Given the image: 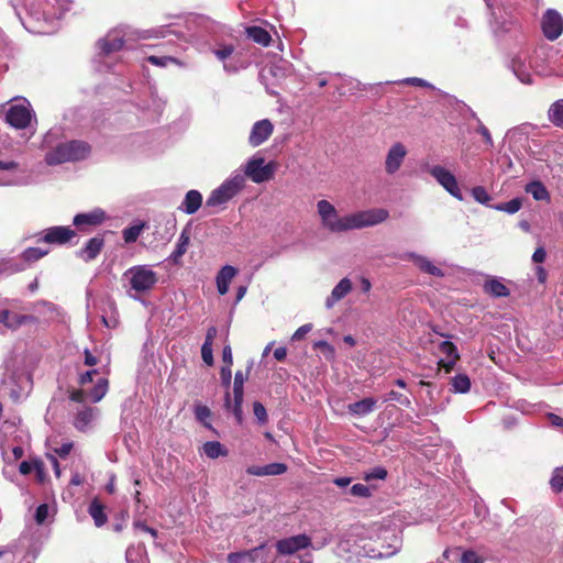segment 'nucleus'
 Masks as SVG:
<instances>
[{
  "label": "nucleus",
  "instance_id": "obj_1",
  "mask_svg": "<svg viewBox=\"0 0 563 563\" xmlns=\"http://www.w3.org/2000/svg\"><path fill=\"white\" fill-rule=\"evenodd\" d=\"M22 5L29 14V21L22 19L16 8L15 11L24 27L32 33H44V27L35 24L60 19L68 10L69 0H23Z\"/></svg>",
  "mask_w": 563,
  "mask_h": 563
},
{
  "label": "nucleus",
  "instance_id": "obj_2",
  "mask_svg": "<svg viewBox=\"0 0 563 563\" xmlns=\"http://www.w3.org/2000/svg\"><path fill=\"white\" fill-rule=\"evenodd\" d=\"M57 133L49 131L43 140L44 147H52L45 154L47 165H59L67 162H76L86 158L90 153V146L82 141L62 142L53 146Z\"/></svg>",
  "mask_w": 563,
  "mask_h": 563
},
{
  "label": "nucleus",
  "instance_id": "obj_3",
  "mask_svg": "<svg viewBox=\"0 0 563 563\" xmlns=\"http://www.w3.org/2000/svg\"><path fill=\"white\" fill-rule=\"evenodd\" d=\"M79 388L70 393V400L80 405L86 402H98L107 394L109 382L100 376L98 369H89L78 377Z\"/></svg>",
  "mask_w": 563,
  "mask_h": 563
},
{
  "label": "nucleus",
  "instance_id": "obj_4",
  "mask_svg": "<svg viewBox=\"0 0 563 563\" xmlns=\"http://www.w3.org/2000/svg\"><path fill=\"white\" fill-rule=\"evenodd\" d=\"M123 280L126 283L128 295L135 299L150 292L157 284L158 276L150 265H135L124 272Z\"/></svg>",
  "mask_w": 563,
  "mask_h": 563
},
{
  "label": "nucleus",
  "instance_id": "obj_5",
  "mask_svg": "<svg viewBox=\"0 0 563 563\" xmlns=\"http://www.w3.org/2000/svg\"><path fill=\"white\" fill-rule=\"evenodd\" d=\"M32 387L31 375L22 366L7 365L0 383V391L13 401L27 395Z\"/></svg>",
  "mask_w": 563,
  "mask_h": 563
},
{
  "label": "nucleus",
  "instance_id": "obj_6",
  "mask_svg": "<svg viewBox=\"0 0 563 563\" xmlns=\"http://www.w3.org/2000/svg\"><path fill=\"white\" fill-rule=\"evenodd\" d=\"M155 36H158L156 31H134L130 26H121L111 30L102 40L99 41V44L102 52L109 54L121 49L126 40L133 37L151 38Z\"/></svg>",
  "mask_w": 563,
  "mask_h": 563
},
{
  "label": "nucleus",
  "instance_id": "obj_7",
  "mask_svg": "<svg viewBox=\"0 0 563 563\" xmlns=\"http://www.w3.org/2000/svg\"><path fill=\"white\" fill-rule=\"evenodd\" d=\"M317 212L321 225L331 233H341L347 231V214L340 217L335 207L328 200L317 202Z\"/></svg>",
  "mask_w": 563,
  "mask_h": 563
},
{
  "label": "nucleus",
  "instance_id": "obj_8",
  "mask_svg": "<svg viewBox=\"0 0 563 563\" xmlns=\"http://www.w3.org/2000/svg\"><path fill=\"white\" fill-rule=\"evenodd\" d=\"M276 168V162L265 163L264 157L254 155L243 166V176L244 178H250L255 184H262L274 177Z\"/></svg>",
  "mask_w": 563,
  "mask_h": 563
},
{
  "label": "nucleus",
  "instance_id": "obj_9",
  "mask_svg": "<svg viewBox=\"0 0 563 563\" xmlns=\"http://www.w3.org/2000/svg\"><path fill=\"white\" fill-rule=\"evenodd\" d=\"M388 217V211L383 208L362 210L347 214V231L379 224Z\"/></svg>",
  "mask_w": 563,
  "mask_h": 563
},
{
  "label": "nucleus",
  "instance_id": "obj_10",
  "mask_svg": "<svg viewBox=\"0 0 563 563\" xmlns=\"http://www.w3.org/2000/svg\"><path fill=\"white\" fill-rule=\"evenodd\" d=\"M34 117L30 102L23 99L22 103L13 104L5 114L7 122L15 129H25Z\"/></svg>",
  "mask_w": 563,
  "mask_h": 563
},
{
  "label": "nucleus",
  "instance_id": "obj_11",
  "mask_svg": "<svg viewBox=\"0 0 563 563\" xmlns=\"http://www.w3.org/2000/svg\"><path fill=\"white\" fill-rule=\"evenodd\" d=\"M430 175L454 198L463 200V194L459 187L455 176L440 165H434L429 168Z\"/></svg>",
  "mask_w": 563,
  "mask_h": 563
},
{
  "label": "nucleus",
  "instance_id": "obj_12",
  "mask_svg": "<svg viewBox=\"0 0 563 563\" xmlns=\"http://www.w3.org/2000/svg\"><path fill=\"white\" fill-rule=\"evenodd\" d=\"M244 382L245 377L241 371H238L234 376L233 385V402L231 396L227 393L224 405L227 409L231 410L235 416L238 422L242 421V402L244 395Z\"/></svg>",
  "mask_w": 563,
  "mask_h": 563
},
{
  "label": "nucleus",
  "instance_id": "obj_13",
  "mask_svg": "<svg viewBox=\"0 0 563 563\" xmlns=\"http://www.w3.org/2000/svg\"><path fill=\"white\" fill-rule=\"evenodd\" d=\"M408 154V150L401 142L394 143L387 151L384 168L387 175L396 174L402 166L405 158Z\"/></svg>",
  "mask_w": 563,
  "mask_h": 563
},
{
  "label": "nucleus",
  "instance_id": "obj_14",
  "mask_svg": "<svg viewBox=\"0 0 563 563\" xmlns=\"http://www.w3.org/2000/svg\"><path fill=\"white\" fill-rule=\"evenodd\" d=\"M542 32L549 41L556 40L563 32V18L553 9H548L542 18Z\"/></svg>",
  "mask_w": 563,
  "mask_h": 563
},
{
  "label": "nucleus",
  "instance_id": "obj_15",
  "mask_svg": "<svg viewBox=\"0 0 563 563\" xmlns=\"http://www.w3.org/2000/svg\"><path fill=\"white\" fill-rule=\"evenodd\" d=\"M310 545L311 539L307 534H297L277 541L276 550L280 555H292Z\"/></svg>",
  "mask_w": 563,
  "mask_h": 563
},
{
  "label": "nucleus",
  "instance_id": "obj_16",
  "mask_svg": "<svg viewBox=\"0 0 563 563\" xmlns=\"http://www.w3.org/2000/svg\"><path fill=\"white\" fill-rule=\"evenodd\" d=\"M274 125L268 119L255 122L249 135V143L253 147L262 145L273 134Z\"/></svg>",
  "mask_w": 563,
  "mask_h": 563
},
{
  "label": "nucleus",
  "instance_id": "obj_17",
  "mask_svg": "<svg viewBox=\"0 0 563 563\" xmlns=\"http://www.w3.org/2000/svg\"><path fill=\"white\" fill-rule=\"evenodd\" d=\"M106 212L96 208L89 212L78 213L74 217L73 223L81 231L89 230L90 228L101 224L106 220Z\"/></svg>",
  "mask_w": 563,
  "mask_h": 563
},
{
  "label": "nucleus",
  "instance_id": "obj_18",
  "mask_svg": "<svg viewBox=\"0 0 563 563\" xmlns=\"http://www.w3.org/2000/svg\"><path fill=\"white\" fill-rule=\"evenodd\" d=\"M33 322H35V318L33 316L21 314L10 309H3L0 311V323L12 331L18 330L26 323Z\"/></svg>",
  "mask_w": 563,
  "mask_h": 563
},
{
  "label": "nucleus",
  "instance_id": "obj_19",
  "mask_svg": "<svg viewBox=\"0 0 563 563\" xmlns=\"http://www.w3.org/2000/svg\"><path fill=\"white\" fill-rule=\"evenodd\" d=\"M76 235V232L69 227H52L45 230V234L40 241L46 243L64 244Z\"/></svg>",
  "mask_w": 563,
  "mask_h": 563
},
{
  "label": "nucleus",
  "instance_id": "obj_20",
  "mask_svg": "<svg viewBox=\"0 0 563 563\" xmlns=\"http://www.w3.org/2000/svg\"><path fill=\"white\" fill-rule=\"evenodd\" d=\"M245 178L243 174L235 172L227 180H224L218 188L223 191L227 197L232 199L236 196L244 187Z\"/></svg>",
  "mask_w": 563,
  "mask_h": 563
},
{
  "label": "nucleus",
  "instance_id": "obj_21",
  "mask_svg": "<svg viewBox=\"0 0 563 563\" xmlns=\"http://www.w3.org/2000/svg\"><path fill=\"white\" fill-rule=\"evenodd\" d=\"M439 350L445 355V358L440 360L439 365L444 367L446 372H450L459 360L456 346L450 341H443L439 345Z\"/></svg>",
  "mask_w": 563,
  "mask_h": 563
},
{
  "label": "nucleus",
  "instance_id": "obj_22",
  "mask_svg": "<svg viewBox=\"0 0 563 563\" xmlns=\"http://www.w3.org/2000/svg\"><path fill=\"white\" fill-rule=\"evenodd\" d=\"M407 258L411 260L413 264L419 267V269L423 273H427L431 276L442 277L444 273L441 268L435 266L428 257L416 254L408 253Z\"/></svg>",
  "mask_w": 563,
  "mask_h": 563
},
{
  "label": "nucleus",
  "instance_id": "obj_23",
  "mask_svg": "<svg viewBox=\"0 0 563 563\" xmlns=\"http://www.w3.org/2000/svg\"><path fill=\"white\" fill-rule=\"evenodd\" d=\"M97 413V409L92 407L84 406L81 409H77V412L74 417V427L81 432L88 430L90 423L95 419Z\"/></svg>",
  "mask_w": 563,
  "mask_h": 563
},
{
  "label": "nucleus",
  "instance_id": "obj_24",
  "mask_svg": "<svg viewBox=\"0 0 563 563\" xmlns=\"http://www.w3.org/2000/svg\"><path fill=\"white\" fill-rule=\"evenodd\" d=\"M201 205L202 195L198 190L191 189L185 195L178 209L186 214H194L200 209Z\"/></svg>",
  "mask_w": 563,
  "mask_h": 563
},
{
  "label": "nucleus",
  "instance_id": "obj_25",
  "mask_svg": "<svg viewBox=\"0 0 563 563\" xmlns=\"http://www.w3.org/2000/svg\"><path fill=\"white\" fill-rule=\"evenodd\" d=\"M352 290V282L349 278H342L332 289L331 295L325 300V307L331 309L338 301L343 299Z\"/></svg>",
  "mask_w": 563,
  "mask_h": 563
},
{
  "label": "nucleus",
  "instance_id": "obj_26",
  "mask_svg": "<svg viewBox=\"0 0 563 563\" xmlns=\"http://www.w3.org/2000/svg\"><path fill=\"white\" fill-rule=\"evenodd\" d=\"M238 274V269L231 265H224L216 277L217 289L220 295H225L229 290L231 280Z\"/></svg>",
  "mask_w": 563,
  "mask_h": 563
},
{
  "label": "nucleus",
  "instance_id": "obj_27",
  "mask_svg": "<svg viewBox=\"0 0 563 563\" xmlns=\"http://www.w3.org/2000/svg\"><path fill=\"white\" fill-rule=\"evenodd\" d=\"M376 408V399L373 397L364 398L360 401L349 404L347 411L352 416L364 417L373 412Z\"/></svg>",
  "mask_w": 563,
  "mask_h": 563
},
{
  "label": "nucleus",
  "instance_id": "obj_28",
  "mask_svg": "<svg viewBox=\"0 0 563 563\" xmlns=\"http://www.w3.org/2000/svg\"><path fill=\"white\" fill-rule=\"evenodd\" d=\"M199 453L208 459L216 460L228 456L229 450L219 441H207L199 449Z\"/></svg>",
  "mask_w": 563,
  "mask_h": 563
},
{
  "label": "nucleus",
  "instance_id": "obj_29",
  "mask_svg": "<svg viewBox=\"0 0 563 563\" xmlns=\"http://www.w3.org/2000/svg\"><path fill=\"white\" fill-rule=\"evenodd\" d=\"M484 291L493 297H508L510 291L508 287L501 283L500 279L492 277L484 283Z\"/></svg>",
  "mask_w": 563,
  "mask_h": 563
},
{
  "label": "nucleus",
  "instance_id": "obj_30",
  "mask_svg": "<svg viewBox=\"0 0 563 563\" xmlns=\"http://www.w3.org/2000/svg\"><path fill=\"white\" fill-rule=\"evenodd\" d=\"M103 247V239L102 238H91L86 243V246L80 251V256L85 261H91L97 257V255L101 252Z\"/></svg>",
  "mask_w": 563,
  "mask_h": 563
},
{
  "label": "nucleus",
  "instance_id": "obj_31",
  "mask_svg": "<svg viewBox=\"0 0 563 563\" xmlns=\"http://www.w3.org/2000/svg\"><path fill=\"white\" fill-rule=\"evenodd\" d=\"M190 242V235L187 229H184L178 238L175 250L169 256L174 263H178L181 256L187 252Z\"/></svg>",
  "mask_w": 563,
  "mask_h": 563
},
{
  "label": "nucleus",
  "instance_id": "obj_32",
  "mask_svg": "<svg viewBox=\"0 0 563 563\" xmlns=\"http://www.w3.org/2000/svg\"><path fill=\"white\" fill-rule=\"evenodd\" d=\"M511 68L514 74L522 84L529 85L532 82V76L530 74L529 67L520 57L512 59Z\"/></svg>",
  "mask_w": 563,
  "mask_h": 563
},
{
  "label": "nucleus",
  "instance_id": "obj_33",
  "mask_svg": "<svg viewBox=\"0 0 563 563\" xmlns=\"http://www.w3.org/2000/svg\"><path fill=\"white\" fill-rule=\"evenodd\" d=\"M525 190L538 201L550 200V194L541 181H531L527 184Z\"/></svg>",
  "mask_w": 563,
  "mask_h": 563
},
{
  "label": "nucleus",
  "instance_id": "obj_34",
  "mask_svg": "<svg viewBox=\"0 0 563 563\" xmlns=\"http://www.w3.org/2000/svg\"><path fill=\"white\" fill-rule=\"evenodd\" d=\"M247 37L262 46H268L271 43V34L261 26H250L246 29Z\"/></svg>",
  "mask_w": 563,
  "mask_h": 563
},
{
  "label": "nucleus",
  "instance_id": "obj_35",
  "mask_svg": "<svg viewBox=\"0 0 563 563\" xmlns=\"http://www.w3.org/2000/svg\"><path fill=\"white\" fill-rule=\"evenodd\" d=\"M145 556L146 551L142 543L130 545L125 552L126 563H144Z\"/></svg>",
  "mask_w": 563,
  "mask_h": 563
},
{
  "label": "nucleus",
  "instance_id": "obj_36",
  "mask_svg": "<svg viewBox=\"0 0 563 563\" xmlns=\"http://www.w3.org/2000/svg\"><path fill=\"white\" fill-rule=\"evenodd\" d=\"M88 512L92 517L97 527H102L107 522L108 518L104 514L103 506L97 499L90 503Z\"/></svg>",
  "mask_w": 563,
  "mask_h": 563
},
{
  "label": "nucleus",
  "instance_id": "obj_37",
  "mask_svg": "<svg viewBox=\"0 0 563 563\" xmlns=\"http://www.w3.org/2000/svg\"><path fill=\"white\" fill-rule=\"evenodd\" d=\"M549 120L555 125L563 128V99L555 101L548 111Z\"/></svg>",
  "mask_w": 563,
  "mask_h": 563
},
{
  "label": "nucleus",
  "instance_id": "obj_38",
  "mask_svg": "<svg viewBox=\"0 0 563 563\" xmlns=\"http://www.w3.org/2000/svg\"><path fill=\"white\" fill-rule=\"evenodd\" d=\"M452 388L455 393H467L471 388V380L465 374H457L452 378Z\"/></svg>",
  "mask_w": 563,
  "mask_h": 563
},
{
  "label": "nucleus",
  "instance_id": "obj_39",
  "mask_svg": "<svg viewBox=\"0 0 563 563\" xmlns=\"http://www.w3.org/2000/svg\"><path fill=\"white\" fill-rule=\"evenodd\" d=\"M143 228H144L143 223L134 224V225L125 228L122 231V236H123L124 242L125 243L135 242L139 239V236L141 235Z\"/></svg>",
  "mask_w": 563,
  "mask_h": 563
},
{
  "label": "nucleus",
  "instance_id": "obj_40",
  "mask_svg": "<svg viewBox=\"0 0 563 563\" xmlns=\"http://www.w3.org/2000/svg\"><path fill=\"white\" fill-rule=\"evenodd\" d=\"M196 419L201 422L206 428L212 429L209 419L211 418V410L203 405L196 406L195 408Z\"/></svg>",
  "mask_w": 563,
  "mask_h": 563
},
{
  "label": "nucleus",
  "instance_id": "obj_41",
  "mask_svg": "<svg viewBox=\"0 0 563 563\" xmlns=\"http://www.w3.org/2000/svg\"><path fill=\"white\" fill-rule=\"evenodd\" d=\"M230 200L229 197L223 191H220L219 188H216L211 191L210 196L207 199L208 207H218Z\"/></svg>",
  "mask_w": 563,
  "mask_h": 563
},
{
  "label": "nucleus",
  "instance_id": "obj_42",
  "mask_svg": "<svg viewBox=\"0 0 563 563\" xmlns=\"http://www.w3.org/2000/svg\"><path fill=\"white\" fill-rule=\"evenodd\" d=\"M47 253L48 250H43L41 247H29L22 253V258L27 263H32L42 258Z\"/></svg>",
  "mask_w": 563,
  "mask_h": 563
},
{
  "label": "nucleus",
  "instance_id": "obj_43",
  "mask_svg": "<svg viewBox=\"0 0 563 563\" xmlns=\"http://www.w3.org/2000/svg\"><path fill=\"white\" fill-rule=\"evenodd\" d=\"M521 200L519 198H514L507 202L499 203L495 207L496 210L507 212L509 214H514L521 209Z\"/></svg>",
  "mask_w": 563,
  "mask_h": 563
},
{
  "label": "nucleus",
  "instance_id": "obj_44",
  "mask_svg": "<svg viewBox=\"0 0 563 563\" xmlns=\"http://www.w3.org/2000/svg\"><path fill=\"white\" fill-rule=\"evenodd\" d=\"M146 59L152 65H155L157 67H166L169 64L180 65L179 60L174 58V57H172V56H155V55H151Z\"/></svg>",
  "mask_w": 563,
  "mask_h": 563
},
{
  "label": "nucleus",
  "instance_id": "obj_45",
  "mask_svg": "<svg viewBox=\"0 0 563 563\" xmlns=\"http://www.w3.org/2000/svg\"><path fill=\"white\" fill-rule=\"evenodd\" d=\"M550 485H551V488L556 493H560L563 490V466L556 467L553 471V474L550 479Z\"/></svg>",
  "mask_w": 563,
  "mask_h": 563
},
{
  "label": "nucleus",
  "instance_id": "obj_46",
  "mask_svg": "<svg viewBox=\"0 0 563 563\" xmlns=\"http://www.w3.org/2000/svg\"><path fill=\"white\" fill-rule=\"evenodd\" d=\"M472 196L477 202L482 205H487L492 199L487 190L482 186L474 187L472 189Z\"/></svg>",
  "mask_w": 563,
  "mask_h": 563
},
{
  "label": "nucleus",
  "instance_id": "obj_47",
  "mask_svg": "<svg viewBox=\"0 0 563 563\" xmlns=\"http://www.w3.org/2000/svg\"><path fill=\"white\" fill-rule=\"evenodd\" d=\"M265 467V476H269V475H282L284 473H286L287 471V465L284 464V463H271V464H267V465H264Z\"/></svg>",
  "mask_w": 563,
  "mask_h": 563
},
{
  "label": "nucleus",
  "instance_id": "obj_48",
  "mask_svg": "<svg viewBox=\"0 0 563 563\" xmlns=\"http://www.w3.org/2000/svg\"><path fill=\"white\" fill-rule=\"evenodd\" d=\"M350 494L356 497L368 498L371 497L372 492L369 487L364 484H354L350 488Z\"/></svg>",
  "mask_w": 563,
  "mask_h": 563
},
{
  "label": "nucleus",
  "instance_id": "obj_49",
  "mask_svg": "<svg viewBox=\"0 0 563 563\" xmlns=\"http://www.w3.org/2000/svg\"><path fill=\"white\" fill-rule=\"evenodd\" d=\"M386 477H387V470L383 466L374 467L373 470L365 473V475H364L365 481L385 479Z\"/></svg>",
  "mask_w": 563,
  "mask_h": 563
},
{
  "label": "nucleus",
  "instance_id": "obj_50",
  "mask_svg": "<svg viewBox=\"0 0 563 563\" xmlns=\"http://www.w3.org/2000/svg\"><path fill=\"white\" fill-rule=\"evenodd\" d=\"M313 347L321 350V352L328 358H333L334 355H335L334 347L330 343H328L327 341H322V340L321 341H317V342H314Z\"/></svg>",
  "mask_w": 563,
  "mask_h": 563
},
{
  "label": "nucleus",
  "instance_id": "obj_51",
  "mask_svg": "<svg viewBox=\"0 0 563 563\" xmlns=\"http://www.w3.org/2000/svg\"><path fill=\"white\" fill-rule=\"evenodd\" d=\"M253 412L261 424H264L267 422V419H268L267 412H266L265 407L261 402L255 401L253 404Z\"/></svg>",
  "mask_w": 563,
  "mask_h": 563
},
{
  "label": "nucleus",
  "instance_id": "obj_52",
  "mask_svg": "<svg viewBox=\"0 0 563 563\" xmlns=\"http://www.w3.org/2000/svg\"><path fill=\"white\" fill-rule=\"evenodd\" d=\"M386 401H391V400H395L397 402H399L400 405L402 406H406V407H409L410 406V400L408 397L404 396L402 394L398 393V391H395V390H390L386 398H385Z\"/></svg>",
  "mask_w": 563,
  "mask_h": 563
},
{
  "label": "nucleus",
  "instance_id": "obj_53",
  "mask_svg": "<svg viewBox=\"0 0 563 563\" xmlns=\"http://www.w3.org/2000/svg\"><path fill=\"white\" fill-rule=\"evenodd\" d=\"M461 563H484V560L473 550H466L462 553Z\"/></svg>",
  "mask_w": 563,
  "mask_h": 563
},
{
  "label": "nucleus",
  "instance_id": "obj_54",
  "mask_svg": "<svg viewBox=\"0 0 563 563\" xmlns=\"http://www.w3.org/2000/svg\"><path fill=\"white\" fill-rule=\"evenodd\" d=\"M201 356L207 365L213 364L212 344L209 342H203L201 346Z\"/></svg>",
  "mask_w": 563,
  "mask_h": 563
},
{
  "label": "nucleus",
  "instance_id": "obj_55",
  "mask_svg": "<svg viewBox=\"0 0 563 563\" xmlns=\"http://www.w3.org/2000/svg\"><path fill=\"white\" fill-rule=\"evenodd\" d=\"M234 52L233 45H223L217 49L213 51V54L217 56L220 60H225L228 57H230Z\"/></svg>",
  "mask_w": 563,
  "mask_h": 563
},
{
  "label": "nucleus",
  "instance_id": "obj_56",
  "mask_svg": "<svg viewBox=\"0 0 563 563\" xmlns=\"http://www.w3.org/2000/svg\"><path fill=\"white\" fill-rule=\"evenodd\" d=\"M49 508L46 504H42L36 508L35 511V521L38 525H42L45 522V520L48 517Z\"/></svg>",
  "mask_w": 563,
  "mask_h": 563
},
{
  "label": "nucleus",
  "instance_id": "obj_57",
  "mask_svg": "<svg viewBox=\"0 0 563 563\" xmlns=\"http://www.w3.org/2000/svg\"><path fill=\"white\" fill-rule=\"evenodd\" d=\"M312 330L311 323H306L301 327H299L295 333L291 335L292 341H300L305 338L306 334H308Z\"/></svg>",
  "mask_w": 563,
  "mask_h": 563
},
{
  "label": "nucleus",
  "instance_id": "obj_58",
  "mask_svg": "<svg viewBox=\"0 0 563 563\" xmlns=\"http://www.w3.org/2000/svg\"><path fill=\"white\" fill-rule=\"evenodd\" d=\"M477 132L484 137V141L488 146L492 147L494 145V142H493V139H492V135H490L488 129L482 122H479V124L477 126Z\"/></svg>",
  "mask_w": 563,
  "mask_h": 563
},
{
  "label": "nucleus",
  "instance_id": "obj_59",
  "mask_svg": "<svg viewBox=\"0 0 563 563\" xmlns=\"http://www.w3.org/2000/svg\"><path fill=\"white\" fill-rule=\"evenodd\" d=\"M134 529L136 531H141V532H145V533H150L153 538H156L157 537V531L148 526H146L145 523L141 522V521H136L134 522L133 525Z\"/></svg>",
  "mask_w": 563,
  "mask_h": 563
},
{
  "label": "nucleus",
  "instance_id": "obj_60",
  "mask_svg": "<svg viewBox=\"0 0 563 563\" xmlns=\"http://www.w3.org/2000/svg\"><path fill=\"white\" fill-rule=\"evenodd\" d=\"M73 446V442H65L59 448L54 449V451L60 457H66L70 453Z\"/></svg>",
  "mask_w": 563,
  "mask_h": 563
},
{
  "label": "nucleus",
  "instance_id": "obj_61",
  "mask_svg": "<svg viewBox=\"0 0 563 563\" xmlns=\"http://www.w3.org/2000/svg\"><path fill=\"white\" fill-rule=\"evenodd\" d=\"M220 375H221L222 383L227 387H229L231 384V377H232L231 366H228V365L223 366L221 368Z\"/></svg>",
  "mask_w": 563,
  "mask_h": 563
},
{
  "label": "nucleus",
  "instance_id": "obj_62",
  "mask_svg": "<svg viewBox=\"0 0 563 563\" xmlns=\"http://www.w3.org/2000/svg\"><path fill=\"white\" fill-rule=\"evenodd\" d=\"M402 82L408 84V85L419 86V87H431V84H429L424 79H421L418 77L406 78Z\"/></svg>",
  "mask_w": 563,
  "mask_h": 563
},
{
  "label": "nucleus",
  "instance_id": "obj_63",
  "mask_svg": "<svg viewBox=\"0 0 563 563\" xmlns=\"http://www.w3.org/2000/svg\"><path fill=\"white\" fill-rule=\"evenodd\" d=\"M545 257H547V252L542 246L538 247L534 251V253L532 254V261L534 263H543L545 261Z\"/></svg>",
  "mask_w": 563,
  "mask_h": 563
},
{
  "label": "nucleus",
  "instance_id": "obj_64",
  "mask_svg": "<svg viewBox=\"0 0 563 563\" xmlns=\"http://www.w3.org/2000/svg\"><path fill=\"white\" fill-rule=\"evenodd\" d=\"M244 559L243 552H232L228 555L229 563H242Z\"/></svg>",
  "mask_w": 563,
  "mask_h": 563
}]
</instances>
